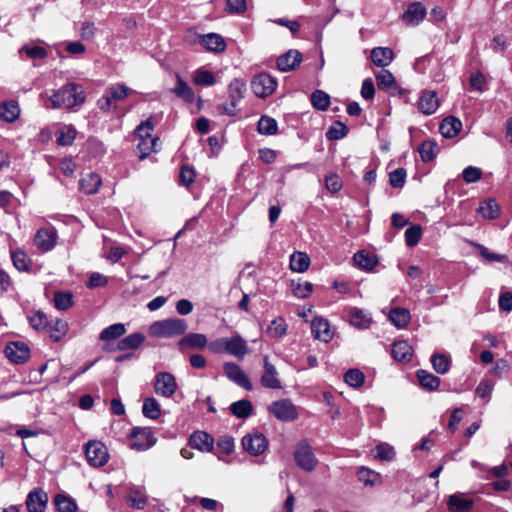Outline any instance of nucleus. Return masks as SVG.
<instances>
[{
	"label": "nucleus",
	"mask_w": 512,
	"mask_h": 512,
	"mask_svg": "<svg viewBox=\"0 0 512 512\" xmlns=\"http://www.w3.org/2000/svg\"><path fill=\"white\" fill-rule=\"evenodd\" d=\"M85 94L83 89L75 83H68L50 96L51 108H72L84 102Z\"/></svg>",
	"instance_id": "obj_1"
},
{
	"label": "nucleus",
	"mask_w": 512,
	"mask_h": 512,
	"mask_svg": "<svg viewBox=\"0 0 512 512\" xmlns=\"http://www.w3.org/2000/svg\"><path fill=\"white\" fill-rule=\"evenodd\" d=\"M187 329L186 320L169 318L152 323L149 327V334L157 338H173L183 335Z\"/></svg>",
	"instance_id": "obj_2"
},
{
	"label": "nucleus",
	"mask_w": 512,
	"mask_h": 512,
	"mask_svg": "<svg viewBox=\"0 0 512 512\" xmlns=\"http://www.w3.org/2000/svg\"><path fill=\"white\" fill-rule=\"evenodd\" d=\"M154 125L150 119L141 122L135 133L139 137V142L137 144V149L139 151V158L141 160L148 157L151 153L156 151V147L158 145L159 138L153 137L151 132L153 131Z\"/></svg>",
	"instance_id": "obj_3"
},
{
	"label": "nucleus",
	"mask_w": 512,
	"mask_h": 512,
	"mask_svg": "<svg viewBox=\"0 0 512 512\" xmlns=\"http://www.w3.org/2000/svg\"><path fill=\"white\" fill-rule=\"evenodd\" d=\"M156 437L149 427H134L129 434L128 446L137 451H145L156 444Z\"/></svg>",
	"instance_id": "obj_4"
},
{
	"label": "nucleus",
	"mask_w": 512,
	"mask_h": 512,
	"mask_svg": "<svg viewBox=\"0 0 512 512\" xmlns=\"http://www.w3.org/2000/svg\"><path fill=\"white\" fill-rule=\"evenodd\" d=\"M153 387L158 396L172 398L178 390V383L172 373L158 372L154 377Z\"/></svg>",
	"instance_id": "obj_5"
},
{
	"label": "nucleus",
	"mask_w": 512,
	"mask_h": 512,
	"mask_svg": "<svg viewBox=\"0 0 512 512\" xmlns=\"http://www.w3.org/2000/svg\"><path fill=\"white\" fill-rule=\"evenodd\" d=\"M294 460L297 466L306 472L313 471L318 462L312 447L306 440H302L296 445Z\"/></svg>",
	"instance_id": "obj_6"
},
{
	"label": "nucleus",
	"mask_w": 512,
	"mask_h": 512,
	"mask_svg": "<svg viewBox=\"0 0 512 512\" xmlns=\"http://www.w3.org/2000/svg\"><path fill=\"white\" fill-rule=\"evenodd\" d=\"M85 455L88 463L94 467L105 465L109 458L106 446L100 441H89L85 445Z\"/></svg>",
	"instance_id": "obj_7"
},
{
	"label": "nucleus",
	"mask_w": 512,
	"mask_h": 512,
	"mask_svg": "<svg viewBox=\"0 0 512 512\" xmlns=\"http://www.w3.org/2000/svg\"><path fill=\"white\" fill-rule=\"evenodd\" d=\"M57 237V231L54 227H44L36 232L34 244L41 252H48L55 247Z\"/></svg>",
	"instance_id": "obj_8"
},
{
	"label": "nucleus",
	"mask_w": 512,
	"mask_h": 512,
	"mask_svg": "<svg viewBox=\"0 0 512 512\" xmlns=\"http://www.w3.org/2000/svg\"><path fill=\"white\" fill-rule=\"evenodd\" d=\"M269 410L276 418L282 421H291L298 417L296 407L287 399L274 401L270 405Z\"/></svg>",
	"instance_id": "obj_9"
},
{
	"label": "nucleus",
	"mask_w": 512,
	"mask_h": 512,
	"mask_svg": "<svg viewBox=\"0 0 512 512\" xmlns=\"http://www.w3.org/2000/svg\"><path fill=\"white\" fill-rule=\"evenodd\" d=\"M48 503V495L41 488L31 490L25 500L28 512H44Z\"/></svg>",
	"instance_id": "obj_10"
},
{
	"label": "nucleus",
	"mask_w": 512,
	"mask_h": 512,
	"mask_svg": "<svg viewBox=\"0 0 512 512\" xmlns=\"http://www.w3.org/2000/svg\"><path fill=\"white\" fill-rule=\"evenodd\" d=\"M5 354L11 362L22 364L29 359L30 349L24 342H11L6 346Z\"/></svg>",
	"instance_id": "obj_11"
},
{
	"label": "nucleus",
	"mask_w": 512,
	"mask_h": 512,
	"mask_svg": "<svg viewBox=\"0 0 512 512\" xmlns=\"http://www.w3.org/2000/svg\"><path fill=\"white\" fill-rule=\"evenodd\" d=\"M223 370L227 378L239 385L240 387L251 390L252 384L249 379L246 377L245 373L242 369L233 362H227L223 365Z\"/></svg>",
	"instance_id": "obj_12"
},
{
	"label": "nucleus",
	"mask_w": 512,
	"mask_h": 512,
	"mask_svg": "<svg viewBox=\"0 0 512 512\" xmlns=\"http://www.w3.org/2000/svg\"><path fill=\"white\" fill-rule=\"evenodd\" d=\"M302 54L296 49H290L277 58V67L282 72H289L296 69L302 62Z\"/></svg>",
	"instance_id": "obj_13"
},
{
	"label": "nucleus",
	"mask_w": 512,
	"mask_h": 512,
	"mask_svg": "<svg viewBox=\"0 0 512 512\" xmlns=\"http://www.w3.org/2000/svg\"><path fill=\"white\" fill-rule=\"evenodd\" d=\"M439 107V99L435 91L424 90L418 101V109L424 115H432Z\"/></svg>",
	"instance_id": "obj_14"
},
{
	"label": "nucleus",
	"mask_w": 512,
	"mask_h": 512,
	"mask_svg": "<svg viewBox=\"0 0 512 512\" xmlns=\"http://www.w3.org/2000/svg\"><path fill=\"white\" fill-rule=\"evenodd\" d=\"M426 16V8L421 2L411 3L403 14V21L409 26L418 25Z\"/></svg>",
	"instance_id": "obj_15"
},
{
	"label": "nucleus",
	"mask_w": 512,
	"mask_h": 512,
	"mask_svg": "<svg viewBox=\"0 0 512 512\" xmlns=\"http://www.w3.org/2000/svg\"><path fill=\"white\" fill-rule=\"evenodd\" d=\"M311 329L314 337L323 342L327 343L333 337L330 324L325 318L315 317L311 323Z\"/></svg>",
	"instance_id": "obj_16"
},
{
	"label": "nucleus",
	"mask_w": 512,
	"mask_h": 512,
	"mask_svg": "<svg viewBox=\"0 0 512 512\" xmlns=\"http://www.w3.org/2000/svg\"><path fill=\"white\" fill-rule=\"evenodd\" d=\"M261 384L264 387L271 389H280L281 382L278 378V373L274 365L269 363L267 357L264 359V373L261 377Z\"/></svg>",
	"instance_id": "obj_17"
},
{
	"label": "nucleus",
	"mask_w": 512,
	"mask_h": 512,
	"mask_svg": "<svg viewBox=\"0 0 512 512\" xmlns=\"http://www.w3.org/2000/svg\"><path fill=\"white\" fill-rule=\"evenodd\" d=\"M214 440L206 432H195L190 436L189 445L202 452H210L213 448Z\"/></svg>",
	"instance_id": "obj_18"
},
{
	"label": "nucleus",
	"mask_w": 512,
	"mask_h": 512,
	"mask_svg": "<svg viewBox=\"0 0 512 512\" xmlns=\"http://www.w3.org/2000/svg\"><path fill=\"white\" fill-rule=\"evenodd\" d=\"M101 184V177L94 172L87 173L79 181L80 190L86 195L97 193Z\"/></svg>",
	"instance_id": "obj_19"
},
{
	"label": "nucleus",
	"mask_w": 512,
	"mask_h": 512,
	"mask_svg": "<svg viewBox=\"0 0 512 512\" xmlns=\"http://www.w3.org/2000/svg\"><path fill=\"white\" fill-rule=\"evenodd\" d=\"M200 44L208 51L222 52L226 49L224 38L217 33H208L200 38Z\"/></svg>",
	"instance_id": "obj_20"
},
{
	"label": "nucleus",
	"mask_w": 512,
	"mask_h": 512,
	"mask_svg": "<svg viewBox=\"0 0 512 512\" xmlns=\"http://www.w3.org/2000/svg\"><path fill=\"white\" fill-rule=\"evenodd\" d=\"M277 87V81L268 73H258V97L271 95Z\"/></svg>",
	"instance_id": "obj_21"
},
{
	"label": "nucleus",
	"mask_w": 512,
	"mask_h": 512,
	"mask_svg": "<svg viewBox=\"0 0 512 512\" xmlns=\"http://www.w3.org/2000/svg\"><path fill=\"white\" fill-rule=\"evenodd\" d=\"M461 128L462 122L456 117L449 116L441 122L439 131L443 137L450 139L455 137Z\"/></svg>",
	"instance_id": "obj_22"
},
{
	"label": "nucleus",
	"mask_w": 512,
	"mask_h": 512,
	"mask_svg": "<svg viewBox=\"0 0 512 512\" xmlns=\"http://www.w3.org/2000/svg\"><path fill=\"white\" fill-rule=\"evenodd\" d=\"M473 500L462 497L460 494L449 496L447 505L451 512H469L473 507Z\"/></svg>",
	"instance_id": "obj_23"
},
{
	"label": "nucleus",
	"mask_w": 512,
	"mask_h": 512,
	"mask_svg": "<svg viewBox=\"0 0 512 512\" xmlns=\"http://www.w3.org/2000/svg\"><path fill=\"white\" fill-rule=\"evenodd\" d=\"M413 348L405 340L396 341L392 346V356L396 361L409 362L412 358Z\"/></svg>",
	"instance_id": "obj_24"
},
{
	"label": "nucleus",
	"mask_w": 512,
	"mask_h": 512,
	"mask_svg": "<svg viewBox=\"0 0 512 512\" xmlns=\"http://www.w3.org/2000/svg\"><path fill=\"white\" fill-rule=\"evenodd\" d=\"M177 76L176 85L171 89V92L177 97L181 98L187 103H193L195 101V93L192 88L181 78L179 74Z\"/></svg>",
	"instance_id": "obj_25"
},
{
	"label": "nucleus",
	"mask_w": 512,
	"mask_h": 512,
	"mask_svg": "<svg viewBox=\"0 0 512 512\" xmlns=\"http://www.w3.org/2000/svg\"><path fill=\"white\" fill-rule=\"evenodd\" d=\"M394 57V53L387 47H376L371 51V60L378 67L388 66Z\"/></svg>",
	"instance_id": "obj_26"
},
{
	"label": "nucleus",
	"mask_w": 512,
	"mask_h": 512,
	"mask_svg": "<svg viewBox=\"0 0 512 512\" xmlns=\"http://www.w3.org/2000/svg\"><path fill=\"white\" fill-rule=\"evenodd\" d=\"M20 115L19 104L15 100L4 101L0 105V117L8 122L12 123L18 119Z\"/></svg>",
	"instance_id": "obj_27"
},
{
	"label": "nucleus",
	"mask_w": 512,
	"mask_h": 512,
	"mask_svg": "<svg viewBox=\"0 0 512 512\" xmlns=\"http://www.w3.org/2000/svg\"><path fill=\"white\" fill-rule=\"evenodd\" d=\"M310 266V257L305 252H294L290 255V269L294 272L303 273Z\"/></svg>",
	"instance_id": "obj_28"
},
{
	"label": "nucleus",
	"mask_w": 512,
	"mask_h": 512,
	"mask_svg": "<svg viewBox=\"0 0 512 512\" xmlns=\"http://www.w3.org/2000/svg\"><path fill=\"white\" fill-rule=\"evenodd\" d=\"M126 501L132 508L142 510L146 507L148 499L146 494L139 488H130L126 496Z\"/></svg>",
	"instance_id": "obj_29"
},
{
	"label": "nucleus",
	"mask_w": 512,
	"mask_h": 512,
	"mask_svg": "<svg viewBox=\"0 0 512 512\" xmlns=\"http://www.w3.org/2000/svg\"><path fill=\"white\" fill-rule=\"evenodd\" d=\"M357 477L365 486L373 487L381 484V475L366 467H360L358 469Z\"/></svg>",
	"instance_id": "obj_30"
},
{
	"label": "nucleus",
	"mask_w": 512,
	"mask_h": 512,
	"mask_svg": "<svg viewBox=\"0 0 512 512\" xmlns=\"http://www.w3.org/2000/svg\"><path fill=\"white\" fill-rule=\"evenodd\" d=\"M179 345L194 349H204L207 346V337L201 333H189L180 339Z\"/></svg>",
	"instance_id": "obj_31"
},
{
	"label": "nucleus",
	"mask_w": 512,
	"mask_h": 512,
	"mask_svg": "<svg viewBox=\"0 0 512 512\" xmlns=\"http://www.w3.org/2000/svg\"><path fill=\"white\" fill-rule=\"evenodd\" d=\"M145 336L140 332L132 333L118 342V350H135L144 342Z\"/></svg>",
	"instance_id": "obj_32"
},
{
	"label": "nucleus",
	"mask_w": 512,
	"mask_h": 512,
	"mask_svg": "<svg viewBox=\"0 0 512 512\" xmlns=\"http://www.w3.org/2000/svg\"><path fill=\"white\" fill-rule=\"evenodd\" d=\"M411 319L410 312L405 308L396 307L393 308L389 313V320L397 328H405Z\"/></svg>",
	"instance_id": "obj_33"
},
{
	"label": "nucleus",
	"mask_w": 512,
	"mask_h": 512,
	"mask_svg": "<svg viewBox=\"0 0 512 512\" xmlns=\"http://www.w3.org/2000/svg\"><path fill=\"white\" fill-rule=\"evenodd\" d=\"M126 333V327L123 323H115L104 328L99 338L102 341L108 342L120 338Z\"/></svg>",
	"instance_id": "obj_34"
},
{
	"label": "nucleus",
	"mask_w": 512,
	"mask_h": 512,
	"mask_svg": "<svg viewBox=\"0 0 512 512\" xmlns=\"http://www.w3.org/2000/svg\"><path fill=\"white\" fill-rule=\"evenodd\" d=\"M143 415L149 419L156 420L161 415V407L154 397L144 399L142 406Z\"/></svg>",
	"instance_id": "obj_35"
},
{
	"label": "nucleus",
	"mask_w": 512,
	"mask_h": 512,
	"mask_svg": "<svg viewBox=\"0 0 512 512\" xmlns=\"http://www.w3.org/2000/svg\"><path fill=\"white\" fill-rule=\"evenodd\" d=\"M278 132V123L277 121L267 115L261 116L258 120V133L263 135H275Z\"/></svg>",
	"instance_id": "obj_36"
},
{
	"label": "nucleus",
	"mask_w": 512,
	"mask_h": 512,
	"mask_svg": "<svg viewBox=\"0 0 512 512\" xmlns=\"http://www.w3.org/2000/svg\"><path fill=\"white\" fill-rule=\"evenodd\" d=\"M350 324L357 328H368L371 318L359 308H352L349 311Z\"/></svg>",
	"instance_id": "obj_37"
},
{
	"label": "nucleus",
	"mask_w": 512,
	"mask_h": 512,
	"mask_svg": "<svg viewBox=\"0 0 512 512\" xmlns=\"http://www.w3.org/2000/svg\"><path fill=\"white\" fill-rule=\"evenodd\" d=\"M226 353L236 357H243L246 354V344L240 337L227 338Z\"/></svg>",
	"instance_id": "obj_38"
},
{
	"label": "nucleus",
	"mask_w": 512,
	"mask_h": 512,
	"mask_svg": "<svg viewBox=\"0 0 512 512\" xmlns=\"http://www.w3.org/2000/svg\"><path fill=\"white\" fill-rule=\"evenodd\" d=\"M245 92L246 85L239 79H234L228 86L229 100L237 104L244 98Z\"/></svg>",
	"instance_id": "obj_39"
},
{
	"label": "nucleus",
	"mask_w": 512,
	"mask_h": 512,
	"mask_svg": "<svg viewBox=\"0 0 512 512\" xmlns=\"http://www.w3.org/2000/svg\"><path fill=\"white\" fill-rule=\"evenodd\" d=\"M417 377L421 387L430 391L437 389L440 385V378L425 370H419Z\"/></svg>",
	"instance_id": "obj_40"
},
{
	"label": "nucleus",
	"mask_w": 512,
	"mask_h": 512,
	"mask_svg": "<svg viewBox=\"0 0 512 512\" xmlns=\"http://www.w3.org/2000/svg\"><path fill=\"white\" fill-rule=\"evenodd\" d=\"M11 258L14 267L21 272L29 271L31 268V259L22 250H16L11 253Z\"/></svg>",
	"instance_id": "obj_41"
},
{
	"label": "nucleus",
	"mask_w": 512,
	"mask_h": 512,
	"mask_svg": "<svg viewBox=\"0 0 512 512\" xmlns=\"http://www.w3.org/2000/svg\"><path fill=\"white\" fill-rule=\"evenodd\" d=\"M253 410L252 403L248 400H239L230 405L231 413L237 418H247Z\"/></svg>",
	"instance_id": "obj_42"
},
{
	"label": "nucleus",
	"mask_w": 512,
	"mask_h": 512,
	"mask_svg": "<svg viewBox=\"0 0 512 512\" xmlns=\"http://www.w3.org/2000/svg\"><path fill=\"white\" fill-rule=\"evenodd\" d=\"M193 82L200 86H213L216 83L214 74L202 68L197 69L194 72Z\"/></svg>",
	"instance_id": "obj_43"
},
{
	"label": "nucleus",
	"mask_w": 512,
	"mask_h": 512,
	"mask_svg": "<svg viewBox=\"0 0 512 512\" xmlns=\"http://www.w3.org/2000/svg\"><path fill=\"white\" fill-rule=\"evenodd\" d=\"M54 503L56 505L58 512H76L77 511L76 502L68 496L58 494L54 498Z\"/></svg>",
	"instance_id": "obj_44"
},
{
	"label": "nucleus",
	"mask_w": 512,
	"mask_h": 512,
	"mask_svg": "<svg viewBox=\"0 0 512 512\" xmlns=\"http://www.w3.org/2000/svg\"><path fill=\"white\" fill-rule=\"evenodd\" d=\"M48 329L50 332V336L54 340L58 341L63 335L66 334L67 329H68V324L66 321L56 318L51 321L49 320Z\"/></svg>",
	"instance_id": "obj_45"
},
{
	"label": "nucleus",
	"mask_w": 512,
	"mask_h": 512,
	"mask_svg": "<svg viewBox=\"0 0 512 512\" xmlns=\"http://www.w3.org/2000/svg\"><path fill=\"white\" fill-rule=\"evenodd\" d=\"M286 332L287 324L281 317L272 320L267 328V333L272 338H281L286 334Z\"/></svg>",
	"instance_id": "obj_46"
},
{
	"label": "nucleus",
	"mask_w": 512,
	"mask_h": 512,
	"mask_svg": "<svg viewBox=\"0 0 512 512\" xmlns=\"http://www.w3.org/2000/svg\"><path fill=\"white\" fill-rule=\"evenodd\" d=\"M291 289L293 292V295L299 299H304L310 296V294L313 291V284L309 281H292L291 283Z\"/></svg>",
	"instance_id": "obj_47"
},
{
	"label": "nucleus",
	"mask_w": 512,
	"mask_h": 512,
	"mask_svg": "<svg viewBox=\"0 0 512 512\" xmlns=\"http://www.w3.org/2000/svg\"><path fill=\"white\" fill-rule=\"evenodd\" d=\"M418 152L422 161L429 162L437 154V144L432 140H426L418 147Z\"/></svg>",
	"instance_id": "obj_48"
},
{
	"label": "nucleus",
	"mask_w": 512,
	"mask_h": 512,
	"mask_svg": "<svg viewBox=\"0 0 512 512\" xmlns=\"http://www.w3.org/2000/svg\"><path fill=\"white\" fill-rule=\"evenodd\" d=\"M353 259L357 266L364 269H373L377 264L375 256L365 251H358Z\"/></svg>",
	"instance_id": "obj_49"
},
{
	"label": "nucleus",
	"mask_w": 512,
	"mask_h": 512,
	"mask_svg": "<svg viewBox=\"0 0 512 512\" xmlns=\"http://www.w3.org/2000/svg\"><path fill=\"white\" fill-rule=\"evenodd\" d=\"M311 103L315 109L325 111L330 105V96L322 90H315L311 95Z\"/></svg>",
	"instance_id": "obj_50"
},
{
	"label": "nucleus",
	"mask_w": 512,
	"mask_h": 512,
	"mask_svg": "<svg viewBox=\"0 0 512 512\" xmlns=\"http://www.w3.org/2000/svg\"><path fill=\"white\" fill-rule=\"evenodd\" d=\"M132 89L127 87L124 84H115L110 86L107 89V93L109 94L110 98L115 101H121L127 98L131 93Z\"/></svg>",
	"instance_id": "obj_51"
},
{
	"label": "nucleus",
	"mask_w": 512,
	"mask_h": 512,
	"mask_svg": "<svg viewBox=\"0 0 512 512\" xmlns=\"http://www.w3.org/2000/svg\"><path fill=\"white\" fill-rule=\"evenodd\" d=\"M433 369L439 374H445L450 369V359L444 354H434L431 357Z\"/></svg>",
	"instance_id": "obj_52"
},
{
	"label": "nucleus",
	"mask_w": 512,
	"mask_h": 512,
	"mask_svg": "<svg viewBox=\"0 0 512 512\" xmlns=\"http://www.w3.org/2000/svg\"><path fill=\"white\" fill-rule=\"evenodd\" d=\"M29 323L36 330H44L49 326V319L42 311H36L28 317Z\"/></svg>",
	"instance_id": "obj_53"
},
{
	"label": "nucleus",
	"mask_w": 512,
	"mask_h": 512,
	"mask_svg": "<svg viewBox=\"0 0 512 512\" xmlns=\"http://www.w3.org/2000/svg\"><path fill=\"white\" fill-rule=\"evenodd\" d=\"M377 85L380 89H391L394 87L395 78L393 74L383 69L376 75Z\"/></svg>",
	"instance_id": "obj_54"
},
{
	"label": "nucleus",
	"mask_w": 512,
	"mask_h": 512,
	"mask_svg": "<svg viewBox=\"0 0 512 512\" xmlns=\"http://www.w3.org/2000/svg\"><path fill=\"white\" fill-rule=\"evenodd\" d=\"M73 296L71 293H67V292H56L54 294V303H55V307L58 309V310H67L68 308H70L72 306V303H73Z\"/></svg>",
	"instance_id": "obj_55"
},
{
	"label": "nucleus",
	"mask_w": 512,
	"mask_h": 512,
	"mask_svg": "<svg viewBox=\"0 0 512 512\" xmlns=\"http://www.w3.org/2000/svg\"><path fill=\"white\" fill-rule=\"evenodd\" d=\"M364 379V374L358 369H350L344 375V381L352 387L362 386Z\"/></svg>",
	"instance_id": "obj_56"
},
{
	"label": "nucleus",
	"mask_w": 512,
	"mask_h": 512,
	"mask_svg": "<svg viewBox=\"0 0 512 512\" xmlns=\"http://www.w3.org/2000/svg\"><path fill=\"white\" fill-rule=\"evenodd\" d=\"M422 229L419 225H413L405 231L406 245L413 247L418 244L421 239Z\"/></svg>",
	"instance_id": "obj_57"
},
{
	"label": "nucleus",
	"mask_w": 512,
	"mask_h": 512,
	"mask_svg": "<svg viewBox=\"0 0 512 512\" xmlns=\"http://www.w3.org/2000/svg\"><path fill=\"white\" fill-rule=\"evenodd\" d=\"M406 177V170L404 168H397L389 174L390 185L395 188H401L406 182Z\"/></svg>",
	"instance_id": "obj_58"
},
{
	"label": "nucleus",
	"mask_w": 512,
	"mask_h": 512,
	"mask_svg": "<svg viewBox=\"0 0 512 512\" xmlns=\"http://www.w3.org/2000/svg\"><path fill=\"white\" fill-rule=\"evenodd\" d=\"M375 452V458L379 460L390 461L395 456V451L393 447L386 443L377 445L375 448Z\"/></svg>",
	"instance_id": "obj_59"
},
{
	"label": "nucleus",
	"mask_w": 512,
	"mask_h": 512,
	"mask_svg": "<svg viewBox=\"0 0 512 512\" xmlns=\"http://www.w3.org/2000/svg\"><path fill=\"white\" fill-rule=\"evenodd\" d=\"M463 180L468 183H475L482 177V170L475 166H468L462 172Z\"/></svg>",
	"instance_id": "obj_60"
},
{
	"label": "nucleus",
	"mask_w": 512,
	"mask_h": 512,
	"mask_svg": "<svg viewBox=\"0 0 512 512\" xmlns=\"http://www.w3.org/2000/svg\"><path fill=\"white\" fill-rule=\"evenodd\" d=\"M20 52H24L30 59H43L48 55L47 50L41 46H24Z\"/></svg>",
	"instance_id": "obj_61"
},
{
	"label": "nucleus",
	"mask_w": 512,
	"mask_h": 512,
	"mask_svg": "<svg viewBox=\"0 0 512 512\" xmlns=\"http://www.w3.org/2000/svg\"><path fill=\"white\" fill-rule=\"evenodd\" d=\"M108 284V277L99 273L93 272L90 274L89 280L86 283V286L89 289H94L97 287H104Z\"/></svg>",
	"instance_id": "obj_62"
},
{
	"label": "nucleus",
	"mask_w": 512,
	"mask_h": 512,
	"mask_svg": "<svg viewBox=\"0 0 512 512\" xmlns=\"http://www.w3.org/2000/svg\"><path fill=\"white\" fill-rule=\"evenodd\" d=\"M478 211L484 218L488 219H494L499 214L498 206L493 201L484 203L479 207Z\"/></svg>",
	"instance_id": "obj_63"
},
{
	"label": "nucleus",
	"mask_w": 512,
	"mask_h": 512,
	"mask_svg": "<svg viewBox=\"0 0 512 512\" xmlns=\"http://www.w3.org/2000/svg\"><path fill=\"white\" fill-rule=\"evenodd\" d=\"M348 132L347 127L342 123H337L336 126H332L326 132V137L329 140H338L343 138Z\"/></svg>",
	"instance_id": "obj_64"
}]
</instances>
